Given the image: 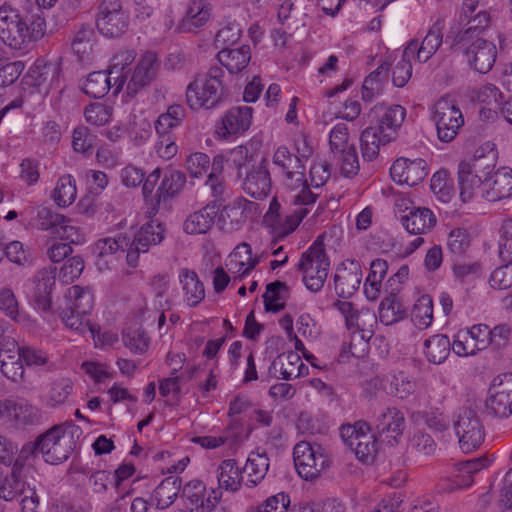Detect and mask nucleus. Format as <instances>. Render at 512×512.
I'll return each instance as SVG.
<instances>
[{
  "label": "nucleus",
  "mask_w": 512,
  "mask_h": 512,
  "mask_svg": "<svg viewBox=\"0 0 512 512\" xmlns=\"http://www.w3.org/2000/svg\"><path fill=\"white\" fill-rule=\"evenodd\" d=\"M495 166L496 152L493 149L486 152L483 147L476 149L472 156L459 163L458 185L463 202L478 197Z\"/></svg>",
  "instance_id": "nucleus-1"
},
{
  "label": "nucleus",
  "mask_w": 512,
  "mask_h": 512,
  "mask_svg": "<svg viewBox=\"0 0 512 512\" xmlns=\"http://www.w3.org/2000/svg\"><path fill=\"white\" fill-rule=\"evenodd\" d=\"M225 73L219 66H212L207 72L198 74L186 88V102L193 110L213 109L229 95L224 83Z\"/></svg>",
  "instance_id": "nucleus-2"
},
{
  "label": "nucleus",
  "mask_w": 512,
  "mask_h": 512,
  "mask_svg": "<svg viewBox=\"0 0 512 512\" xmlns=\"http://www.w3.org/2000/svg\"><path fill=\"white\" fill-rule=\"evenodd\" d=\"M81 435L82 429L72 422L55 425L40 434L41 455L44 461L52 465L66 461L76 448Z\"/></svg>",
  "instance_id": "nucleus-3"
},
{
  "label": "nucleus",
  "mask_w": 512,
  "mask_h": 512,
  "mask_svg": "<svg viewBox=\"0 0 512 512\" xmlns=\"http://www.w3.org/2000/svg\"><path fill=\"white\" fill-rule=\"evenodd\" d=\"M330 260L324 248V236L320 235L305 251L298 263V270L303 274V282L312 292L320 291L328 276Z\"/></svg>",
  "instance_id": "nucleus-4"
},
{
  "label": "nucleus",
  "mask_w": 512,
  "mask_h": 512,
  "mask_svg": "<svg viewBox=\"0 0 512 512\" xmlns=\"http://www.w3.org/2000/svg\"><path fill=\"white\" fill-rule=\"evenodd\" d=\"M293 459L298 474L306 480L317 478L329 466V457L322 446L308 441L295 445Z\"/></svg>",
  "instance_id": "nucleus-5"
},
{
  "label": "nucleus",
  "mask_w": 512,
  "mask_h": 512,
  "mask_svg": "<svg viewBox=\"0 0 512 512\" xmlns=\"http://www.w3.org/2000/svg\"><path fill=\"white\" fill-rule=\"evenodd\" d=\"M369 431V425L362 421L354 425H343L340 429L344 443L363 463L373 462L378 451L376 438Z\"/></svg>",
  "instance_id": "nucleus-6"
},
{
  "label": "nucleus",
  "mask_w": 512,
  "mask_h": 512,
  "mask_svg": "<svg viewBox=\"0 0 512 512\" xmlns=\"http://www.w3.org/2000/svg\"><path fill=\"white\" fill-rule=\"evenodd\" d=\"M474 40L460 39V41H453L452 49L464 54L469 66L476 72L486 74L492 69L496 61V46L485 39Z\"/></svg>",
  "instance_id": "nucleus-7"
},
{
  "label": "nucleus",
  "mask_w": 512,
  "mask_h": 512,
  "mask_svg": "<svg viewBox=\"0 0 512 512\" xmlns=\"http://www.w3.org/2000/svg\"><path fill=\"white\" fill-rule=\"evenodd\" d=\"M454 430L460 448L465 453L479 448L484 442V426L477 412L471 407H464L460 410L454 422Z\"/></svg>",
  "instance_id": "nucleus-8"
},
{
  "label": "nucleus",
  "mask_w": 512,
  "mask_h": 512,
  "mask_svg": "<svg viewBox=\"0 0 512 512\" xmlns=\"http://www.w3.org/2000/svg\"><path fill=\"white\" fill-rule=\"evenodd\" d=\"M129 15L120 0H103L96 18L98 31L108 38L120 37L129 28Z\"/></svg>",
  "instance_id": "nucleus-9"
},
{
  "label": "nucleus",
  "mask_w": 512,
  "mask_h": 512,
  "mask_svg": "<svg viewBox=\"0 0 512 512\" xmlns=\"http://www.w3.org/2000/svg\"><path fill=\"white\" fill-rule=\"evenodd\" d=\"M28 22L17 11L0 8V40L14 50H23L30 44Z\"/></svg>",
  "instance_id": "nucleus-10"
},
{
  "label": "nucleus",
  "mask_w": 512,
  "mask_h": 512,
  "mask_svg": "<svg viewBox=\"0 0 512 512\" xmlns=\"http://www.w3.org/2000/svg\"><path fill=\"white\" fill-rule=\"evenodd\" d=\"M486 413L496 418L512 415V374L496 376L488 390L485 402Z\"/></svg>",
  "instance_id": "nucleus-11"
},
{
  "label": "nucleus",
  "mask_w": 512,
  "mask_h": 512,
  "mask_svg": "<svg viewBox=\"0 0 512 512\" xmlns=\"http://www.w3.org/2000/svg\"><path fill=\"white\" fill-rule=\"evenodd\" d=\"M433 119L437 128L438 139L451 142L464 124L461 110L448 99H440L435 103Z\"/></svg>",
  "instance_id": "nucleus-12"
},
{
  "label": "nucleus",
  "mask_w": 512,
  "mask_h": 512,
  "mask_svg": "<svg viewBox=\"0 0 512 512\" xmlns=\"http://www.w3.org/2000/svg\"><path fill=\"white\" fill-rule=\"evenodd\" d=\"M164 231L161 223L151 221L144 224L132 240L129 238L126 254L127 263L131 267H136L140 253H146L149 251L150 246L161 243L164 239Z\"/></svg>",
  "instance_id": "nucleus-13"
},
{
  "label": "nucleus",
  "mask_w": 512,
  "mask_h": 512,
  "mask_svg": "<svg viewBox=\"0 0 512 512\" xmlns=\"http://www.w3.org/2000/svg\"><path fill=\"white\" fill-rule=\"evenodd\" d=\"M159 68L160 63L156 53L148 51L142 55L135 69L128 75L127 93L133 96L149 85L156 79Z\"/></svg>",
  "instance_id": "nucleus-14"
},
{
  "label": "nucleus",
  "mask_w": 512,
  "mask_h": 512,
  "mask_svg": "<svg viewBox=\"0 0 512 512\" xmlns=\"http://www.w3.org/2000/svg\"><path fill=\"white\" fill-rule=\"evenodd\" d=\"M362 280L361 266L358 261L346 259L337 266L333 276L334 288L340 298L348 299L358 290Z\"/></svg>",
  "instance_id": "nucleus-15"
},
{
  "label": "nucleus",
  "mask_w": 512,
  "mask_h": 512,
  "mask_svg": "<svg viewBox=\"0 0 512 512\" xmlns=\"http://www.w3.org/2000/svg\"><path fill=\"white\" fill-rule=\"evenodd\" d=\"M443 29L444 20L438 19L431 26L420 45L416 39L409 41L405 47V55L416 57L420 63L427 62L436 53L443 42Z\"/></svg>",
  "instance_id": "nucleus-16"
},
{
  "label": "nucleus",
  "mask_w": 512,
  "mask_h": 512,
  "mask_svg": "<svg viewBox=\"0 0 512 512\" xmlns=\"http://www.w3.org/2000/svg\"><path fill=\"white\" fill-rule=\"evenodd\" d=\"M31 472V466H21L20 464L13 466L11 473L5 477L0 486V499L12 501L25 494H34V486L28 479Z\"/></svg>",
  "instance_id": "nucleus-17"
},
{
  "label": "nucleus",
  "mask_w": 512,
  "mask_h": 512,
  "mask_svg": "<svg viewBox=\"0 0 512 512\" xmlns=\"http://www.w3.org/2000/svg\"><path fill=\"white\" fill-rule=\"evenodd\" d=\"M427 174L426 161L421 158L414 160L398 158L390 168V175L394 182L411 187L422 182Z\"/></svg>",
  "instance_id": "nucleus-18"
},
{
  "label": "nucleus",
  "mask_w": 512,
  "mask_h": 512,
  "mask_svg": "<svg viewBox=\"0 0 512 512\" xmlns=\"http://www.w3.org/2000/svg\"><path fill=\"white\" fill-rule=\"evenodd\" d=\"M243 190L255 199H263L271 190V178L267 169V160L262 158L259 163H253L244 172Z\"/></svg>",
  "instance_id": "nucleus-19"
},
{
  "label": "nucleus",
  "mask_w": 512,
  "mask_h": 512,
  "mask_svg": "<svg viewBox=\"0 0 512 512\" xmlns=\"http://www.w3.org/2000/svg\"><path fill=\"white\" fill-rule=\"evenodd\" d=\"M273 162L281 168L287 177L286 185L291 189L302 186L305 180V165L301 157L292 154L285 146H280L274 153Z\"/></svg>",
  "instance_id": "nucleus-20"
},
{
  "label": "nucleus",
  "mask_w": 512,
  "mask_h": 512,
  "mask_svg": "<svg viewBox=\"0 0 512 512\" xmlns=\"http://www.w3.org/2000/svg\"><path fill=\"white\" fill-rule=\"evenodd\" d=\"M253 109L248 106H239L229 109L217 125L216 132L222 139L231 135H239L249 129L252 120Z\"/></svg>",
  "instance_id": "nucleus-21"
},
{
  "label": "nucleus",
  "mask_w": 512,
  "mask_h": 512,
  "mask_svg": "<svg viewBox=\"0 0 512 512\" xmlns=\"http://www.w3.org/2000/svg\"><path fill=\"white\" fill-rule=\"evenodd\" d=\"M478 196L489 202H496L511 197L512 169L503 167L496 172L493 171L492 175L484 182V186Z\"/></svg>",
  "instance_id": "nucleus-22"
},
{
  "label": "nucleus",
  "mask_w": 512,
  "mask_h": 512,
  "mask_svg": "<svg viewBox=\"0 0 512 512\" xmlns=\"http://www.w3.org/2000/svg\"><path fill=\"white\" fill-rule=\"evenodd\" d=\"M0 364L3 376L13 382L22 381L24 378L23 361L21 360L17 342L7 337L0 348Z\"/></svg>",
  "instance_id": "nucleus-23"
},
{
  "label": "nucleus",
  "mask_w": 512,
  "mask_h": 512,
  "mask_svg": "<svg viewBox=\"0 0 512 512\" xmlns=\"http://www.w3.org/2000/svg\"><path fill=\"white\" fill-rule=\"evenodd\" d=\"M376 429L380 436L385 435L387 442L393 445L405 429L404 414L395 407H388L379 414Z\"/></svg>",
  "instance_id": "nucleus-24"
},
{
  "label": "nucleus",
  "mask_w": 512,
  "mask_h": 512,
  "mask_svg": "<svg viewBox=\"0 0 512 512\" xmlns=\"http://www.w3.org/2000/svg\"><path fill=\"white\" fill-rule=\"evenodd\" d=\"M406 110L400 105L390 107L384 104L375 105L369 112V117L379 118L378 126L384 133H392L396 137V129L400 127L405 119Z\"/></svg>",
  "instance_id": "nucleus-25"
},
{
  "label": "nucleus",
  "mask_w": 512,
  "mask_h": 512,
  "mask_svg": "<svg viewBox=\"0 0 512 512\" xmlns=\"http://www.w3.org/2000/svg\"><path fill=\"white\" fill-rule=\"evenodd\" d=\"M206 487L202 481L192 480L184 485L182 496L185 497L192 506L201 507L203 510H210L219 504L222 492L212 490L207 498H205Z\"/></svg>",
  "instance_id": "nucleus-26"
},
{
  "label": "nucleus",
  "mask_w": 512,
  "mask_h": 512,
  "mask_svg": "<svg viewBox=\"0 0 512 512\" xmlns=\"http://www.w3.org/2000/svg\"><path fill=\"white\" fill-rule=\"evenodd\" d=\"M394 140L392 133H384L374 126L365 128L360 136V148L365 161H373L379 155L381 145H386Z\"/></svg>",
  "instance_id": "nucleus-27"
},
{
  "label": "nucleus",
  "mask_w": 512,
  "mask_h": 512,
  "mask_svg": "<svg viewBox=\"0 0 512 512\" xmlns=\"http://www.w3.org/2000/svg\"><path fill=\"white\" fill-rule=\"evenodd\" d=\"M246 204L245 199L238 198L218 212L217 225L223 232L232 233L242 227L246 221Z\"/></svg>",
  "instance_id": "nucleus-28"
},
{
  "label": "nucleus",
  "mask_w": 512,
  "mask_h": 512,
  "mask_svg": "<svg viewBox=\"0 0 512 512\" xmlns=\"http://www.w3.org/2000/svg\"><path fill=\"white\" fill-rule=\"evenodd\" d=\"M218 212L219 207L215 202L207 204L187 217L184 221V231L191 235L205 234L215 223Z\"/></svg>",
  "instance_id": "nucleus-29"
},
{
  "label": "nucleus",
  "mask_w": 512,
  "mask_h": 512,
  "mask_svg": "<svg viewBox=\"0 0 512 512\" xmlns=\"http://www.w3.org/2000/svg\"><path fill=\"white\" fill-rule=\"evenodd\" d=\"M55 281V267L43 268L34 277V297L37 307L42 311H49L51 308L50 294L55 286Z\"/></svg>",
  "instance_id": "nucleus-30"
},
{
  "label": "nucleus",
  "mask_w": 512,
  "mask_h": 512,
  "mask_svg": "<svg viewBox=\"0 0 512 512\" xmlns=\"http://www.w3.org/2000/svg\"><path fill=\"white\" fill-rule=\"evenodd\" d=\"M402 225L410 234H424L436 224V218L428 208H412L401 218Z\"/></svg>",
  "instance_id": "nucleus-31"
},
{
  "label": "nucleus",
  "mask_w": 512,
  "mask_h": 512,
  "mask_svg": "<svg viewBox=\"0 0 512 512\" xmlns=\"http://www.w3.org/2000/svg\"><path fill=\"white\" fill-rule=\"evenodd\" d=\"M269 465V458L265 450L258 448L252 451L243 468L244 473L247 474L246 485L249 487L258 485L266 476Z\"/></svg>",
  "instance_id": "nucleus-32"
},
{
  "label": "nucleus",
  "mask_w": 512,
  "mask_h": 512,
  "mask_svg": "<svg viewBox=\"0 0 512 512\" xmlns=\"http://www.w3.org/2000/svg\"><path fill=\"white\" fill-rule=\"evenodd\" d=\"M303 369L307 370V367L302 362L300 356L296 352L289 351L278 356L277 359L272 362L269 368V373L272 374L273 370L275 372L279 370V378L283 380H291L292 378L301 376L303 374ZM274 376L276 377L275 374Z\"/></svg>",
  "instance_id": "nucleus-33"
},
{
  "label": "nucleus",
  "mask_w": 512,
  "mask_h": 512,
  "mask_svg": "<svg viewBox=\"0 0 512 512\" xmlns=\"http://www.w3.org/2000/svg\"><path fill=\"white\" fill-rule=\"evenodd\" d=\"M217 59L230 73H239L247 67L251 60L249 45L237 48H225L218 52Z\"/></svg>",
  "instance_id": "nucleus-34"
},
{
  "label": "nucleus",
  "mask_w": 512,
  "mask_h": 512,
  "mask_svg": "<svg viewBox=\"0 0 512 512\" xmlns=\"http://www.w3.org/2000/svg\"><path fill=\"white\" fill-rule=\"evenodd\" d=\"M179 279L184 292V301L190 307H196L205 298V288L197 273L189 269H182Z\"/></svg>",
  "instance_id": "nucleus-35"
},
{
  "label": "nucleus",
  "mask_w": 512,
  "mask_h": 512,
  "mask_svg": "<svg viewBox=\"0 0 512 512\" xmlns=\"http://www.w3.org/2000/svg\"><path fill=\"white\" fill-rule=\"evenodd\" d=\"M210 17V6L204 0H190L185 16L180 22V29L194 32L202 27Z\"/></svg>",
  "instance_id": "nucleus-36"
},
{
  "label": "nucleus",
  "mask_w": 512,
  "mask_h": 512,
  "mask_svg": "<svg viewBox=\"0 0 512 512\" xmlns=\"http://www.w3.org/2000/svg\"><path fill=\"white\" fill-rule=\"evenodd\" d=\"M14 417L22 424H34L39 419V410L26 399L3 400V415Z\"/></svg>",
  "instance_id": "nucleus-37"
},
{
  "label": "nucleus",
  "mask_w": 512,
  "mask_h": 512,
  "mask_svg": "<svg viewBox=\"0 0 512 512\" xmlns=\"http://www.w3.org/2000/svg\"><path fill=\"white\" fill-rule=\"evenodd\" d=\"M182 479L178 476H169L163 479L153 492V498L159 509H166L172 505L180 492Z\"/></svg>",
  "instance_id": "nucleus-38"
},
{
  "label": "nucleus",
  "mask_w": 512,
  "mask_h": 512,
  "mask_svg": "<svg viewBox=\"0 0 512 512\" xmlns=\"http://www.w3.org/2000/svg\"><path fill=\"white\" fill-rule=\"evenodd\" d=\"M95 40L96 33L89 25H82L75 32L71 42V48L79 61L90 60Z\"/></svg>",
  "instance_id": "nucleus-39"
},
{
  "label": "nucleus",
  "mask_w": 512,
  "mask_h": 512,
  "mask_svg": "<svg viewBox=\"0 0 512 512\" xmlns=\"http://www.w3.org/2000/svg\"><path fill=\"white\" fill-rule=\"evenodd\" d=\"M186 176L179 170L165 172L159 187L156 190V205L162 201L176 196L184 187Z\"/></svg>",
  "instance_id": "nucleus-40"
},
{
  "label": "nucleus",
  "mask_w": 512,
  "mask_h": 512,
  "mask_svg": "<svg viewBox=\"0 0 512 512\" xmlns=\"http://www.w3.org/2000/svg\"><path fill=\"white\" fill-rule=\"evenodd\" d=\"M66 307L76 313L88 315L94 306V295L87 287L72 286L65 295Z\"/></svg>",
  "instance_id": "nucleus-41"
},
{
  "label": "nucleus",
  "mask_w": 512,
  "mask_h": 512,
  "mask_svg": "<svg viewBox=\"0 0 512 512\" xmlns=\"http://www.w3.org/2000/svg\"><path fill=\"white\" fill-rule=\"evenodd\" d=\"M489 461L486 458H475L459 462L455 465V477L457 480L454 481L455 486L451 489H460L468 487L473 482V474L487 467Z\"/></svg>",
  "instance_id": "nucleus-42"
},
{
  "label": "nucleus",
  "mask_w": 512,
  "mask_h": 512,
  "mask_svg": "<svg viewBox=\"0 0 512 512\" xmlns=\"http://www.w3.org/2000/svg\"><path fill=\"white\" fill-rule=\"evenodd\" d=\"M136 53L134 50L119 51L112 58L109 75L115 79L116 90L118 92L128 79L129 71H125L126 67L133 63Z\"/></svg>",
  "instance_id": "nucleus-43"
},
{
  "label": "nucleus",
  "mask_w": 512,
  "mask_h": 512,
  "mask_svg": "<svg viewBox=\"0 0 512 512\" xmlns=\"http://www.w3.org/2000/svg\"><path fill=\"white\" fill-rule=\"evenodd\" d=\"M217 479L220 488L227 491H237L241 485L242 475L236 460L222 461L217 469Z\"/></svg>",
  "instance_id": "nucleus-44"
},
{
  "label": "nucleus",
  "mask_w": 512,
  "mask_h": 512,
  "mask_svg": "<svg viewBox=\"0 0 512 512\" xmlns=\"http://www.w3.org/2000/svg\"><path fill=\"white\" fill-rule=\"evenodd\" d=\"M427 360L434 364H441L450 354L451 343L443 334H436L424 342Z\"/></svg>",
  "instance_id": "nucleus-45"
},
{
  "label": "nucleus",
  "mask_w": 512,
  "mask_h": 512,
  "mask_svg": "<svg viewBox=\"0 0 512 512\" xmlns=\"http://www.w3.org/2000/svg\"><path fill=\"white\" fill-rule=\"evenodd\" d=\"M489 23V14L486 11H479L475 16L467 18L466 29L459 31L453 41H460V39L467 41L483 40V33Z\"/></svg>",
  "instance_id": "nucleus-46"
},
{
  "label": "nucleus",
  "mask_w": 512,
  "mask_h": 512,
  "mask_svg": "<svg viewBox=\"0 0 512 512\" xmlns=\"http://www.w3.org/2000/svg\"><path fill=\"white\" fill-rule=\"evenodd\" d=\"M111 76L106 71L90 73L82 88L83 92L95 99L104 97L111 88Z\"/></svg>",
  "instance_id": "nucleus-47"
},
{
  "label": "nucleus",
  "mask_w": 512,
  "mask_h": 512,
  "mask_svg": "<svg viewBox=\"0 0 512 512\" xmlns=\"http://www.w3.org/2000/svg\"><path fill=\"white\" fill-rule=\"evenodd\" d=\"M58 71L56 63L37 60L28 70L27 78L30 79L28 83L33 86H41L47 82L52 83L58 75Z\"/></svg>",
  "instance_id": "nucleus-48"
},
{
  "label": "nucleus",
  "mask_w": 512,
  "mask_h": 512,
  "mask_svg": "<svg viewBox=\"0 0 512 512\" xmlns=\"http://www.w3.org/2000/svg\"><path fill=\"white\" fill-rule=\"evenodd\" d=\"M399 290L393 288L392 292ZM406 315L405 309H403L401 303L396 299L394 293H391L389 297L384 298L379 306V319L385 325H392L399 320H402Z\"/></svg>",
  "instance_id": "nucleus-49"
},
{
  "label": "nucleus",
  "mask_w": 512,
  "mask_h": 512,
  "mask_svg": "<svg viewBox=\"0 0 512 512\" xmlns=\"http://www.w3.org/2000/svg\"><path fill=\"white\" fill-rule=\"evenodd\" d=\"M184 118V108L181 105L173 104L168 107L165 113L158 117L155 129L160 137H165L171 129L179 126Z\"/></svg>",
  "instance_id": "nucleus-50"
},
{
  "label": "nucleus",
  "mask_w": 512,
  "mask_h": 512,
  "mask_svg": "<svg viewBox=\"0 0 512 512\" xmlns=\"http://www.w3.org/2000/svg\"><path fill=\"white\" fill-rule=\"evenodd\" d=\"M387 381L389 383L386 387L387 392L401 399L407 398L415 390V382L403 371L394 372L387 376Z\"/></svg>",
  "instance_id": "nucleus-51"
},
{
  "label": "nucleus",
  "mask_w": 512,
  "mask_h": 512,
  "mask_svg": "<svg viewBox=\"0 0 512 512\" xmlns=\"http://www.w3.org/2000/svg\"><path fill=\"white\" fill-rule=\"evenodd\" d=\"M414 325L419 329L428 328L433 321V301L429 295L421 296L411 312Z\"/></svg>",
  "instance_id": "nucleus-52"
},
{
  "label": "nucleus",
  "mask_w": 512,
  "mask_h": 512,
  "mask_svg": "<svg viewBox=\"0 0 512 512\" xmlns=\"http://www.w3.org/2000/svg\"><path fill=\"white\" fill-rule=\"evenodd\" d=\"M73 391V382L69 378H59L51 382L46 397V404L49 407L63 405Z\"/></svg>",
  "instance_id": "nucleus-53"
},
{
  "label": "nucleus",
  "mask_w": 512,
  "mask_h": 512,
  "mask_svg": "<svg viewBox=\"0 0 512 512\" xmlns=\"http://www.w3.org/2000/svg\"><path fill=\"white\" fill-rule=\"evenodd\" d=\"M76 194L75 180L72 176L67 175L58 180L57 185L52 192V198L58 206L66 207L74 202Z\"/></svg>",
  "instance_id": "nucleus-54"
},
{
  "label": "nucleus",
  "mask_w": 512,
  "mask_h": 512,
  "mask_svg": "<svg viewBox=\"0 0 512 512\" xmlns=\"http://www.w3.org/2000/svg\"><path fill=\"white\" fill-rule=\"evenodd\" d=\"M287 290V285L281 281H274L266 286L263 295L264 306L267 312H279L285 308V299L281 291Z\"/></svg>",
  "instance_id": "nucleus-55"
},
{
  "label": "nucleus",
  "mask_w": 512,
  "mask_h": 512,
  "mask_svg": "<svg viewBox=\"0 0 512 512\" xmlns=\"http://www.w3.org/2000/svg\"><path fill=\"white\" fill-rule=\"evenodd\" d=\"M255 158L256 154L248 146L240 145L230 150L228 161L237 170L238 178H242L246 169L251 168L252 164L256 163Z\"/></svg>",
  "instance_id": "nucleus-56"
},
{
  "label": "nucleus",
  "mask_w": 512,
  "mask_h": 512,
  "mask_svg": "<svg viewBox=\"0 0 512 512\" xmlns=\"http://www.w3.org/2000/svg\"><path fill=\"white\" fill-rule=\"evenodd\" d=\"M97 144V136L88 127H76L72 134V146L74 151L91 155Z\"/></svg>",
  "instance_id": "nucleus-57"
},
{
  "label": "nucleus",
  "mask_w": 512,
  "mask_h": 512,
  "mask_svg": "<svg viewBox=\"0 0 512 512\" xmlns=\"http://www.w3.org/2000/svg\"><path fill=\"white\" fill-rule=\"evenodd\" d=\"M129 244V237L126 235H121L117 239L115 238H104L99 239L94 247L93 253L97 257H104L107 255H111L121 249L122 251L127 252V245Z\"/></svg>",
  "instance_id": "nucleus-58"
},
{
  "label": "nucleus",
  "mask_w": 512,
  "mask_h": 512,
  "mask_svg": "<svg viewBox=\"0 0 512 512\" xmlns=\"http://www.w3.org/2000/svg\"><path fill=\"white\" fill-rule=\"evenodd\" d=\"M508 263L496 268L490 275L489 283L494 289L504 290L512 287V259H502Z\"/></svg>",
  "instance_id": "nucleus-59"
},
{
  "label": "nucleus",
  "mask_w": 512,
  "mask_h": 512,
  "mask_svg": "<svg viewBox=\"0 0 512 512\" xmlns=\"http://www.w3.org/2000/svg\"><path fill=\"white\" fill-rule=\"evenodd\" d=\"M60 317L64 324L71 330L83 333L89 330L93 333V329L90 327L89 320L86 314L76 313L72 309L65 307L60 313Z\"/></svg>",
  "instance_id": "nucleus-60"
},
{
  "label": "nucleus",
  "mask_w": 512,
  "mask_h": 512,
  "mask_svg": "<svg viewBox=\"0 0 512 512\" xmlns=\"http://www.w3.org/2000/svg\"><path fill=\"white\" fill-rule=\"evenodd\" d=\"M481 270L482 267L479 262H456L452 267V272L455 279L461 283L470 282L478 278L481 274Z\"/></svg>",
  "instance_id": "nucleus-61"
},
{
  "label": "nucleus",
  "mask_w": 512,
  "mask_h": 512,
  "mask_svg": "<svg viewBox=\"0 0 512 512\" xmlns=\"http://www.w3.org/2000/svg\"><path fill=\"white\" fill-rule=\"evenodd\" d=\"M411 58L413 56H406L405 50L403 51L401 60L394 66L392 70V81L396 87H404L412 76Z\"/></svg>",
  "instance_id": "nucleus-62"
},
{
  "label": "nucleus",
  "mask_w": 512,
  "mask_h": 512,
  "mask_svg": "<svg viewBox=\"0 0 512 512\" xmlns=\"http://www.w3.org/2000/svg\"><path fill=\"white\" fill-rule=\"evenodd\" d=\"M64 221V216L52 211L50 208L41 207L37 212V227L41 230H51L55 233L58 226Z\"/></svg>",
  "instance_id": "nucleus-63"
},
{
  "label": "nucleus",
  "mask_w": 512,
  "mask_h": 512,
  "mask_svg": "<svg viewBox=\"0 0 512 512\" xmlns=\"http://www.w3.org/2000/svg\"><path fill=\"white\" fill-rule=\"evenodd\" d=\"M210 167V158L207 154L196 152L190 154L186 159V168L191 177L203 176Z\"/></svg>",
  "instance_id": "nucleus-64"
}]
</instances>
